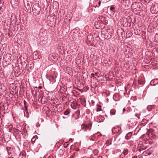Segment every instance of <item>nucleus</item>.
<instances>
[{"label": "nucleus", "instance_id": "nucleus-1", "mask_svg": "<svg viewBox=\"0 0 158 158\" xmlns=\"http://www.w3.org/2000/svg\"><path fill=\"white\" fill-rule=\"evenodd\" d=\"M32 10L33 14L35 15H38L40 13L41 7L39 3V2L36 1L33 5Z\"/></svg>", "mask_w": 158, "mask_h": 158}, {"label": "nucleus", "instance_id": "nucleus-2", "mask_svg": "<svg viewBox=\"0 0 158 158\" xmlns=\"http://www.w3.org/2000/svg\"><path fill=\"white\" fill-rule=\"evenodd\" d=\"M24 4L27 11H31V7L34 3V0H23Z\"/></svg>", "mask_w": 158, "mask_h": 158}, {"label": "nucleus", "instance_id": "nucleus-3", "mask_svg": "<svg viewBox=\"0 0 158 158\" xmlns=\"http://www.w3.org/2000/svg\"><path fill=\"white\" fill-rule=\"evenodd\" d=\"M142 4L140 2H133L131 5V9L134 11H136L140 10V8L142 6Z\"/></svg>", "mask_w": 158, "mask_h": 158}, {"label": "nucleus", "instance_id": "nucleus-4", "mask_svg": "<svg viewBox=\"0 0 158 158\" xmlns=\"http://www.w3.org/2000/svg\"><path fill=\"white\" fill-rule=\"evenodd\" d=\"M102 34L104 35V38L105 39L108 40L111 38L113 33L112 31L108 29L105 30Z\"/></svg>", "mask_w": 158, "mask_h": 158}, {"label": "nucleus", "instance_id": "nucleus-5", "mask_svg": "<svg viewBox=\"0 0 158 158\" xmlns=\"http://www.w3.org/2000/svg\"><path fill=\"white\" fill-rule=\"evenodd\" d=\"M146 143L145 141L139 142L138 148V150L139 152H141V151L146 149Z\"/></svg>", "mask_w": 158, "mask_h": 158}, {"label": "nucleus", "instance_id": "nucleus-6", "mask_svg": "<svg viewBox=\"0 0 158 158\" xmlns=\"http://www.w3.org/2000/svg\"><path fill=\"white\" fill-rule=\"evenodd\" d=\"M92 126V123H90L88 124H84V123L81 125V129L84 130L85 131H86L87 130H89L91 128Z\"/></svg>", "mask_w": 158, "mask_h": 158}, {"label": "nucleus", "instance_id": "nucleus-7", "mask_svg": "<svg viewBox=\"0 0 158 158\" xmlns=\"http://www.w3.org/2000/svg\"><path fill=\"white\" fill-rule=\"evenodd\" d=\"M151 9L152 13L157 14L158 13V3H156L152 5Z\"/></svg>", "mask_w": 158, "mask_h": 158}, {"label": "nucleus", "instance_id": "nucleus-8", "mask_svg": "<svg viewBox=\"0 0 158 158\" xmlns=\"http://www.w3.org/2000/svg\"><path fill=\"white\" fill-rule=\"evenodd\" d=\"M80 112L79 111H76L75 113L71 115L72 120H75L79 118Z\"/></svg>", "mask_w": 158, "mask_h": 158}, {"label": "nucleus", "instance_id": "nucleus-9", "mask_svg": "<svg viewBox=\"0 0 158 158\" xmlns=\"http://www.w3.org/2000/svg\"><path fill=\"white\" fill-rule=\"evenodd\" d=\"M112 131L114 134L117 133L119 134H120L122 132L121 128L118 127L113 128L112 129Z\"/></svg>", "mask_w": 158, "mask_h": 158}, {"label": "nucleus", "instance_id": "nucleus-10", "mask_svg": "<svg viewBox=\"0 0 158 158\" xmlns=\"http://www.w3.org/2000/svg\"><path fill=\"white\" fill-rule=\"evenodd\" d=\"M40 53L38 52H34L33 53V58L34 60H36L37 59H40L41 57L40 56Z\"/></svg>", "mask_w": 158, "mask_h": 158}, {"label": "nucleus", "instance_id": "nucleus-11", "mask_svg": "<svg viewBox=\"0 0 158 158\" xmlns=\"http://www.w3.org/2000/svg\"><path fill=\"white\" fill-rule=\"evenodd\" d=\"M3 58L5 59L6 61L9 62L11 60V54H7L4 55Z\"/></svg>", "mask_w": 158, "mask_h": 158}, {"label": "nucleus", "instance_id": "nucleus-12", "mask_svg": "<svg viewBox=\"0 0 158 158\" xmlns=\"http://www.w3.org/2000/svg\"><path fill=\"white\" fill-rule=\"evenodd\" d=\"M16 18L15 15L13 14L11 15L10 18L11 23L12 24H16Z\"/></svg>", "mask_w": 158, "mask_h": 158}, {"label": "nucleus", "instance_id": "nucleus-13", "mask_svg": "<svg viewBox=\"0 0 158 158\" xmlns=\"http://www.w3.org/2000/svg\"><path fill=\"white\" fill-rule=\"evenodd\" d=\"M6 148L9 155L11 154L12 152H14V148L8 147H6Z\"/></svg>", "mask_w": 158, "mask_h": 158}, {"label": "nucleus", "instance_id": "nucleus-14", "mask_svg": "<svg viewBox=\"0 0 158 158\" xmlns=\"http://www.w3.org/2000/svg\"><path fill=\"white\" fill-rule=\"evenodd\" d=\"M132 135V132H129L127 133L125 136V138L126 139L128 140L130 139Z\"/></svg>", "mask_w": 158, "mask_h": 158}, {"label": "nucleus", "instance_id": "nucleus-15", "mask_svg": "<svg viewBox=\"0 0 158 158\" xmlns=\"http://www.w3.org/2000/svg\"><path fill=\"white\" fill-rule=\"evenodd\" d=\"M153 150L154 149L153 147H151L147 150L146 152V153L147 155H149L152 153Z\"/></svg>", "mask_w": 158, "mask_h": 158}, {"label": "nucleus", "instance_id": "nucleus-16", "mask_svg": "<svg viewBox=\"0 0 158 158\" xmlns=\"http://www.w3.org/2000/svg\"><path fill=\"white\" fill-rule=\"evenodd\" d=\"M4 5V2L2 0H0V14L2 12V8Z\"/></svg>", "mask_w": 158, "mask_h": 158}, {"label": "nucleus", "instance_id": "nucleus-17", "mask_svg": "<svg viewBox=\"0 0 158 158\" xmlns=\"http://www.w3.org/2000/svg\"><path fill=\"white\" fill-rule=\"evenodd\" d=\"M155 107V106L154 105H148L147 107V109L148 111H150L152 110V109H154Z\"/></svg>", "mask_w": 158, "mask_h": 158}, {"label": "nucleus", "instance_id": "nucleus-18", "mask_svg": "<svg viewBox=\"0 0 158 158\" xmlns=\"http://www.w3.org/2000/svg\"><path fill=\"white\" fill-rule=\"evenodd\" d=\"M49 80L53 82L55 81V77L51 75L49 77Z\"/></svg>", "mask_w": 158, "mask_h": 158}, {"label": "nucleus", "instance_id": "nucleus-19", "mask_svg": "<svg viewBox=\"0 0 158 158\" xmlns=\"http://www.w3.org/2000/svg\"><path fill=\"white\" fill-rule=\"evenodd\" d=\"M126 143L128 144L129 147H131L133 145L134 142L132 140H129L127 141Z\"/></svg>", "mask_w": 158, "mask_h": 158}, {"label": "nucleus", "instance_id": "nucleus-20", "mask_svg": "<svg viewBox=\"0 0 158 158\" xmlns=\"http://www.w3.org/2000/svg\"><path fill=\"white\" fill-rule=\"evenodd\" d=\"M123 154L124 156L127 155L129 153V150L127 148H124L123 152Z\"/></svg>", "mask_w": 158, "mask_h": 158}, {"label": "nucleus", "instance_id": "nucleus-21", "mask_svg": "<svg viewBox=\"0 0 158 158\" xmlns=\"http://www.w3.org/2000/svg\"><path fill=\"white\" fill-rule=\"evenodd\" d=\"M149 136L153 139H155L157 138V136L154 133H151Z\"/></svg>", "mask_w": 158, "mask_h": 158}, {"label": "nucleus", "instance_id": "nucleus-22", "mask_svg": "<svg viewBox=\"0 0 158 158\" xmlns=\"http://www.w3.org/2000/svg\"><path fill=\"white\" fill-rule=\"evenodd\" d=\"M70 113V111L69 110H66L65 111H64V113L63 114L65 115H70L69 114Z\"/></svg>", "mask_w": 158, "mask_h": 158}, {"label": "nucleus", "instance_id": "nucleus-23", "mask_svg": "<svg viewBox=\"0 0 158 158\" xmlns=\"http://www.w3.org/2000/svg\"><path fill=\"white\" fill-rule=\"evenodd\" d=\"M135 30V34L138 35H140L141 33V31H140V30H139L138 29H136V30Z\"/></svg>", "mask_w": 158, "mask_h": 158}, {"label": "nucleus", "instance_id": "nucleus-24", "mask_svg": "<svg viewBox=\"0 0 158 158\" xmlns=\"http://www.w3.org/2000/svg\"><path fill=\"white\" fill-rule=\"evenodd\" d=\"M10 2L11 5H14L17 3V0H10Z\"/></svg>", "mask_w": 158, "mask_h": 158}, {"label": "nucleus", "instance_id": "nucleus-25", "mask_svg": "<svg viewBox=\"0 0 158 158\" xmlns=\"http://www.w3.org/2000/svg\"><path fill=\"white\" fill-rule=\"evenodd\" d=\"M132 35V33L131 32H129L126 33V37L129 38L131 37Z\"/></svg>", "mask_w": 158, "mask_h": 158}, {"label": "nucleus", "instance_id": "nucleus-26", "mask_svg": "<svg viewBox=\"0 0 158 158\" xmlns=\"http://www.w3.org/2000/svg\"><path fill=\"white\" fill-rule=\"evenodd\" d=\"M116 110L114 109H112L110 111V113L112 115H114L115 114Z\"/></svg>", "mask_w": 158, "mask_h": 158}, {"label": "nucleus", "instance_id": "nucleus-27", "mask_svg": "<svg viewBox=\"0 0 158 158\" xmlns=\"http://www.w3.org/2000/svg\"><path fill=\"white\" fill-rule=\"evenodd\" d=\"M102 110L101 106L100 105H98V107L96 109V111L97 112L100 111Z\"/></svg>", "mask_w": 158, "mask_h": 158}, {"label": "nucleus", "instance_id": "nucleus-28", "mask_svg": "<svg viewBox=\"0 0 158 158\" xmlns=\"http://www.w3.org/2000/svg\"><path fill=\"white\" fill-rule=\"evenodd\" d=\"M119 31H120V30L119 29L117 30V33H118L119 32ZM121 31V36H123V33H124L123 34H125V32H124V31L123 30V29H121L120 31Z\"/></svg>", "mask_w": 158, "mask_h": 158}, {"label": "nucleus", "instance_id": "nucleus-29", "mask_svg": "<svg viewBox=\"0 0 158 158\" xmlns=\"http://www.w3.org/2000/svg\"><path fill=\"white\" fill-rule=\"evenodd\" d=\"M25 101H24V107H25V109L26 110H25L24 112H25L28 115L29 113H28V111L27 110V106H25Z\"/></svg>", "mask_w": 158, "mask_h": 158}, {"label": "nucleus", "instance_id": "nucleus-30", "mask_svg": "<svg viewBox=\"0 0 158 158\" xmlns=\"http://www.w3.org/2000/svg\"><path fill=\"white\" fill-rule=\"evenodd\" d=\"M153 81V82H154L155 83L153 84L154 85H156V84L158 83V79H156L154 80H153L151 82H152Z\"/></svg>", "mask_w": 158, "mask_h": 158}, {"label": "nucleus", "instance_id": "nucleus-31", "mask_svg": "<svg viewBox=\"0 0 158 158\" xmlns=\"http://www.w3.org/2000/svg\"><path fill=\"white\" fill-rule=\"evenodd\" d=\"M145 142L146 143H149V144H152L153 143L152 141L151 140H148L145 141Z\"/></svg>", "mask_w": 158, "mask_h": 158}, {"label": "nucleus", "instance_id": "nucleus-32", "mask_svg": "<svg viewBox=\"0 0 158 158\" xmlns=\"http://www.w3.org/2000/svg\"><path fill=\"white\" fill-rule=\"evenodd\" d=\"M138 82L139 84L141 85H142L144 84V82L143 81H141L140 80H138Z\"/></svg>", "mask_w": 158, "mask_h": 158}, {"label": "nucleus", "instance_id": "nucleus-33", "mask_svg": "<svg viewBox=\"0 0 158 158\" xmlns=\"http://www.w3.org/2000/svg\"><path fill=\"white\" fill-rule=\"evenodd\" d=\"M115 9L114 7L111 6L110 8V10L111 11Z\"/></svg>", "mask_w": 158, "mask_h": 158}, {"label": "nucleus", "instance_id": "nucleus-34", "mask_svg": "<svg viewBox=\"0 0 158 158\" xmlns=\"http://www.w3.org/2000/svg\"><path fill=\"white\" fill-rule=\"evenodd\" d=\"M22 156H25L24 154L23 153H22V154L20 153L19 156V158H20V157H21Z\"/></svg>", "mask_w": 158, "mask_h": 158}, {"label": "nucleus", "instance_id": "nucleus-35", "mask_svg": "<svg viewBox=\"0 0 158 158\" xmlns=\"http://www.w3.org/2000/svg\"><path fill=\"white\" fill-rule=\"evenodd\" d=\"M75 152L71 156V157H70V158H74V155H75Z\"/></svg>", "mask_w": 158, "mask_h": 158}, {"label": "nucleus", "instance_id": "nucleus-36", "mask_svg": "<svg viewBox=\"0 0 158 158\" xmlns=\"http://www.w3.org/2000/svg\"><path fill=\"white\" fill-rule=\"evenodd\" d=\"M8 35L9 36V37H10V36H11V35H10V33H8Z\"/></svg>", "mask_w": 158, "mask_h": 158}, {"label": "nucleus", "instance_id": "nucleus-37", "mask_svg": "<svg viewBox=\"0 0 158 158\" xmlns=\"http://www.w3.org/2000/svg\"><path fill=\"white\" fill-rule=\"evenodd\" d=\"M101 2L100 1H99V2H98V4L99 5V6H100V5H101Z\"/></svg>", "mask_w": 158, "mask_h": 158}, {"label": "nucleus", "instance_id": "nucleus-38", "mask_svg": "<svg viewBox=\"0 0 158 158\" xmlns=\"http://www.w3.org/2000/svg\"><path fill=\"white\" fill-rule=\"evenodd\" d=\"M132 158H137V156H133Z\"/></svg>", "mask_w": 158, "mask_h": 158}, {"label": "nucleus", "instance_id": "nucleus-39", "mask_svg": "<svg viewBox=\"0 0 158 158\" xmlns=\"http://www.w3.org/2000/svg\"><path fill=\"white\" fill-rule=\"evenodd\" d=\"M157 36H158V35H156L155 36V38H157Z\"/></svg>", "mask_w": 158, "mask_h": 158}, {"label": "nucleus", "instance_id": "nucleus-40", "mask_svg": "<svg viewBox=\"0 0 158 158\" xmlns=\"http://www.w3.org/2000/svg\"><path fill=\"white\" fill-rule=\"evenodd\" d=\"M125 111V108H123V111L124 112Z\"/></svg>", "mask_w": 158, "mask_h": 158}, {"label": "nucleus", "instance_id": "nucleus-41", "mask_svg": "<svg viewBox=\"0 0 158 158\" xmlns=\"http://www.w3.org/2000/svg\"><path fill=\"white\" fill-rule=\"evenodd\" d=\"M91 75L92 76H94V74L93 73H92L91 74Z\"/></svg>", "mask_w": 158, "mask_h": 158}, {"label": "nucleus", "instance_id": "nucleus-42", "mask_svg": "<svg viewBox=\"0 0 158 158\" xmlns=\"http://www.w3.org/2000/svg\"><path fill=\"white\" fill-rule=\"evenodd\" d=\"M135 23V19L134 20V22H132V23Z\"/></svg>", "mask_w": 158, "mask_h": 158}, {"label": "nucleus", "instance_id": "nucleus-43", "mask_svg": "<svg viewBox=\"0 0 158 158\" xmlns=\"http://www.w3.org/2000/svg\"><path fill=\"white\" fill-rule=\"evenodd\" d=\"M63 118H66V117H64V116H63Z\"/></svg>", "mask_w": 158, "mask_h": 158}, {"label": "nucleus", "instance_id": "nucleus-44", "mask_svg": "<svg viewBox=\"0 0 158 158\" xmlns=\"http://www.w3.org/2000/svg\"><path fill=\"white\" fill-rule=\"evenodd\" d=\"M89 37H90V36H87V39H88V38H89Z\"/></svg>", "mask_w": 158, "mask_h": 158}, {"label": "nucleus", "instance_id": "nucleus-45", "mask_svg": "<svg viewBox=\"0 0 158 158\" xmlns=\"http://www.w3.org/2000/svg\"><path fill=\"white\" fill-rule=\"evenodd\" d=\"M97 154H96V155H97V154H98V151H97Z\"/></svg>", "mask_w": 158, "mask_h": 158}, {"label": "nucleus", "instance_id": "nucleus-46", "mask_svg": "<svg viewBox=\"0 0 158 158\" xmlns=\"http://www.w3.org/2000/svg\"><path fill=\"white\" fill-rule=\"evenodd\" d=\"M97 6V5H96V6H94V7L95 8H96V6Z\"/></svg>", "mask_w": 158, "mask_h": 158}, {"label": "nucleus", "instance_id": "nucleus-47", "mask_svg": "<svg viewBox=\"0 0 158 158\" xmlns=\"http://www.w3.org/2000/svg\"><path fill=\"white\" fill-rule=\"evenodd\" d=\"M95 75H96V76H97V73H95Z\"/></svg>", "mask_w": 158, "mask_h": 158}, {"label": "nucleus", "instance_id": "nucleus-48", "mask_svg": "<svg viewBox=\"0 0 158 158\" xmlns=\"http://www.w3.org/2000/svg\"><path fill=\"white\" fill-rule=\"evenodd\" d=\"M47 108L48 109V110H49V108L48 107H47Z\"/></svg>", "mask_w": 158, "mask_h": 158}, {"label": "nucleus", "instance_id": "nucleus-49", "mask_svg": "<svg viewBox=\"0 0 158 158\" xmlns=\"http://www.w3.org/2000/svg\"><path fill=\"white\" fill-rule=\"evenodd\" d=\"M39 88H41V86H40L39 87Z\"/></svg>", "mask_w": 158, "mask_h": 158}, {"label": "nucleus", "instance_id": "nucleus-50", "mask_svg": "<svg viewBox=\"0 0 158 158\" xmlns=\"http://www.w3.org/2000/svg\"><path fill=\"white\" fill-rule=\"evenodd\" d=\"M10 158H14L12 157H11Z\"/></svg>", "mask_w": 158, "mask_h": 158}, {"label": "nucleus", "instance_id": "nucleus-51", "mask_svg": "<svg viewBox=\"0 0 158 158\" xmlns=\"http://www.w3.org/2000/svg\"><path fill=\"white\" fill-rule=\"evenodd\" d=\"M68 145H67V146H66L65 147H67V146H68Z\"/></svg>", "mask_w": 158, "mask_h": 158}, {"label": "nucleus", "instance_id": "nucleus-52", "mask_svg": "<svg viewBox=\"0 0 158 158\" xmlns=\"http://www.w3.org/2000/svg\"><path fill=\"white\" fill-rule=\"evenodd\" d=\"M53 158V156H52V158Z\"/></svg>", "mask_w": 158, "mask_h": 158}, {"label": "nucleus", "instance_id": "nucleus-53", "mask_svg": "<svg viewBox=\"0 0 158 158\" xmlns=\"http://www.w3.org/2000/svg\"><path fill=\"white\" fill-rule=\"evenodd\" d=\"M16 130L18 131L19 130H18V129H16Z\"/></svg>", "mask_w": 158, "mask_h": 158}, {"label": "nucleus", "instance_id": "nucleus-54", "mask_svg": "<svg viewBox=\"0 0 158 158\" xmlns=\"http://www.w3.org/2000/svg\"><path fill=\"white\" fill-rule=\"evenodd\" d=\"M31 112H30V113L31 114Z\"/></svg>", "mask_w": 158, "mask_h": 158}, {"label": "nucleus", "instance_id": "nucleus-55", "mask_svg": "<svg viewBox=\"0 0 158 158\" xmlns=\"http://www.w3.org/2000/svg\"><path fill=\"white\" fill-rule=\"evenodd\" d=\"M40 158H41V157H40Z\"/></svg>", "mask_w": 158, "mask_h": 158}]
</instances>
